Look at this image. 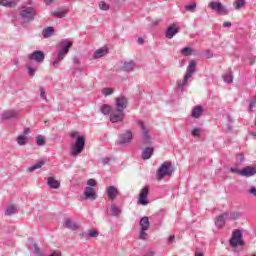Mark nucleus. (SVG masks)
Returning <instances> with one entry per match:
<instances>
[{
  "label": "nucleus",
  "mask_w": 256,
  "mask_h": 256,
  "mask_svg": "<svg viewBox=\"0 0 256 256\" xmlns=\"http://www.w3.org/2000/svg\"><path fill=\"white\" fill-rule=\"evenodd\" d=\"M189 79H191V77L189 75L185 74L183 79L177 80L176 83H177L178 89H185V86L189 82Z\"/></svg>",
  "instance_id": "19"
},
{
  "label": "nucleus",
  "mask_w": 256,
  "mask_h": 256,
  "mask_svg": "<svg viewBox=\"0 0 256 256\" xmlns=\"http://www.w3.org/2000/svg\"><path fill=\"white\" fill-rule=\"evenodd\" d=\"M75 63H78V60L77 59H74Z\"/></svg>",
  "instance_id": "62"
},
{
  "label": "nucleus",
  "mask_w": 256,
  "mask_h": 256,
  "mask_svg": "<svg viewBox=\"0 0 256 256\" xmlns=\"http://www.w3.org/2000/svg\"><path fill=\"white\" fill-rule=\"evenodd\" d=\"M122 1H126V0H122Z\"/></svg>",
  "instance_id": "64"
},
{
  "label": "nucleus",
  "mask_w": 256,
  "mask_h": 256,
  "mask_svg": "<svg viewBox=\"0 0 256 256\" xmlns=\"http://www.w3.org/2000/svg\"><path fill=\"white\" fill-rule=\"evenodd\" d=\"M251 135H253V137L256 139V132H252Z\"/></svg>",
  "instance_id": "61"
},
{
  "label": "nucleus",
  "mask_w": 256,
  "mask_h": 256,
  "mask_svg": "<svg viewBox=\"0 0 256 256\" xmlns=\"http://www.w3.org/2000/svg\"><path fill=\"white\" fill-rule=\"evenodd\" d=\"M47 183L50 189H59L61 187V183L53 177H48Z\"/></svg>",
  "instance_id": "24"
},
{
  "label": "nucleus",
  "mask_w": 256,
  "mask_h": 256,
  "mask_svg": "<svg viewBox=\"0 0 256 256\" xmlns=\"http://www.w3.org/2000/svg\"><path fill=\"white\" fill-rule=\"evenodd\" d=\"M173 175V164L171 162H164L156 172V179L161 181L164 177H171Z\"/></svg>",
  "instance_id": "4"
},
{
  "label": "nucleus",
  "mask_w": 256,
  "mask_h": 256,
  "mask_svg": "<svg viewBox=\"0 0 256 256\" xmlns=\"http://www.w3.org/2000/svg\"><path fill=\"white\" fill-rule=\"evenodd\" d=\"M29 62L27 64L28 75L33 77L37 72L39 67V63H43L45 61V53L40 50H36L28 55Z\"/></svg>",
  "instance_id": "1"
},
{
  "label": "nucleus",
  "mask_w": 256,
  "mask_h": 256,
  "mask_svg": "<svg viewBox=\"0 0 256 256\" xmlns=\"http://www.w3.org/2000/svg\"><path fill=\"white\" fill-rule=\"evenodd\" d=\"M106 194L109 201H115V199H117V196L119 195V190L115 186H109L108 188H106Z\"/></svg>",
  "instance_id": "15"
},
{
  "label": "nucleus",
  "mask_w": 256,
  "mask_h": 256,
  "mask_svg": "<svg viewBox=\"0 0 256 256\" xmlns=\"http://www.w3.org/2000/svg\"><path fill=\"white\" fill-rule=\"evenodd\" d=\"M149 227H151V224L149 223V217H142L140 219V229H143V231H148Z\"/></svg>",
  "instance_id": "23"
},
{
  "label": "nucleus",
  "mask_w": 256,
  "mask_h": 256,
  "mask_svg": "<svg viewBox=\"0 0 256 256\" xmlns=\"http://www.w3.org/2000/svg\"><path fill=\"white\" fill-rule=\"evenodd\" d=\"M64 227H66V229H71L72 231H77V229H79L77 224L71 219L64 220Z\"/></svg>",
  "instance_id": "25"
},
{
  "label": "nucleus",
  "mask_w": 256,
  "mask_h": 256,
  "mask_svg": "<svg viewBox=\"0 0 256 256\" xmlns=\"http://www.w3.org/2000/svg\"><path fill=\"white\" fill-rule=\"evenodd\" d=\"M207 59H211V57H213V54L211 53V51H207Z\"/></svg>",
  "instance_id": "56"
},
{
  "label": "nucleus",
  "mask_w": 256,
  "mask_h": 256,
  "mask_svg": "<svg viewBox=\"0 0 256 256\" xmlns=\"http://www.w3.org/2000/svg\"><path fill=\"white\" fill-rule=\"evenodd\" d=\"M153 151H155L152 147H147L142 151V159L147 160L153 157Z\"/></svg>",
  "instance_id": "22"
},
{
  "label": "nucleus",
  "mask_w": 256,
  "mask_h": 256,
  "mask_svg": "<svg viewBox=\"0 0 256 256\" xmlns=\"http://www.w3.org/2000/svg\"><path fill=\"white\" fill-rule=\"evenodd\" d=\"M192 135H193V137H201V129H199V128H194V129L192 130Z\"/></svg>",
  "instance_id": "44"
},
{
  "label": "nucleus",
  "mask_w": 256,
  "mask_h": 256,
  "mask_svg": "<svg viewBox=\"0 0 256 256\" xmlns=\"http://www.w3.org/2000/svg\"><path fill=\"white\" fill-rule=\"evenodd\" d=\"M209 9H212V11H216L218 15H229V10L225 6H223V3L221 2H210L208 4Z\"/></svg>",
  "instance_id": "9"
},
{
  "label": "nucleus",
  "mask_w": 256,
  "mask_h": 256,
  "mask_svg": "<svg viewBox=\"0 0 256 256\" xmlns=\"http://www.w3.org/2000/svg\"><path fill=\"white\" fill-rule=\"evenodd\" d=\"M254 125L256 126V118H255V122H254Z\"/></svg>",
  "instance_id": "63"
},
{
  "label": "nucleus",
  "mask_w": 256,
  "mask_h": 256,
  "mask_svg": "<svg viewBox=\"0 0 256 256\" xmlns=\"http://www.w3.org/2000/svg\"><path fill=\"white\" fill-rule=\"evenodd\" d=\"M255 107H256V98L250 102L249 111L253 112V109H255Z\"/></svg>",
  "instance_id": "49"
},
{
  "label": "nucleus",
  "mask_w": 256,
  "mask_h": 256,
  "mask_svg": "<svg viewBox=\"0 0 256 256\" xmlns=\"http://www.w3.org/2000/svg\"><path fill=\"white\" fill-rule=\"evenodd\" d=\"M102 93H103V95H113V90H112V88H104L103 90H102Z\"/></svg>",
  "instance_id": "47"
},
{
  "label": "nucleus",
  "mask_w": 256,
  "mask_h": 256,
  "mask_svg": "<svg viewBox=\"0 0 256 256\" xmlns=\"http://www.w3.org/2000/svg\"><path fill=\"white\" fill-rule=\"evenodd\" d=\"M122 69L123 71H133V69H135V62L132 60L129 62H124Z\"/></svg>",
  "instance_id": "31"
},
{
  "label": "nucleus",
  "mask_w": 256,
  "mask_h": 256,
  "mask_svg": "<svg viewBox=\"0 0 256 256\" xmlns=\"http://www.w3.org/2000/svg\"><path fill=\"white\" fill-rule=\"evenodd\" d=\"M99 7L100 9H102V11H109V4L103 1L99 3Z\"/></svg>",
  "instance_id": "42"
},
{
  "label": "nucleus",
  "mask_w": 256,
  "mask_h": 256,
  "mask_svg": "<svg viewBox=\"0 0 256 256\" xmlns=\"http://www.w3.org/2000/svg\"><path fill=\"white\" fill-rule=\"evenodd\" d=\"M177 33H179V27H177L175 24H173L167 28L165 37L167 39H173V37H175L177 35Z\"/></svg>",
  "instance_id": "17"
},
{
  "label": "nucleus",
  "mask_w": 256,
  "mask_h": 256,
  "mask_svg": "<svg viewBox=\"0 0 256 256\" xmlns=\"http://www.w3.org/2000/svg\"><path fill=\"white\" fill-rule=\"evenodd\" d=\"M195 67H197V63L194 60H191L185 75H188V77H193V74L195 73Z\"/></svg>",
  "instance_id": "21"
},
{
  "label": "nucleus",
  "mask_w": 256,
  "mask_h": 256,
  "mask_svg": "<svg viewBox=\"0 0 256 256\" xmlns=\"http://www.w3.org/2000/svg\"><path fill=\"white\" fill-rule=\"evenodd\" d=\"M131 141H133V132L131 130H126L125 133L120 134L119 136L120 145L131 143Z\"/></svg>",
  "instance_id": "12"
},
{
  "label": "nucleus",
  "mask_w": 256,
  "mask_h": 256,
  "mask_svg": "<svg viewBox=\"0 0 256 256\" xmlns=\"http://www.w3.org/2000/svg\"><path fill=\"white\" fill-rule=\"evenodd\" d=\"M60 50L58 51L56 58L54 59L52 65L57 69L61 65V61L65 59V56L69 53L71 47H73V42L68 39H64L59 43Z\"/></svg>",
  "instance_id": "3"
},
{
  "label": "nucleus",
  "mask_w": 256,
  "mask_h": 256,
  "mask_svg": "<svg viewBox=\"0 0 256 256\" xmlns=\"http://www.w3.org/2000/svg\"><path fill=\"white\" fill-rule=\"evenodd\" d=\"M111 211L114 217H119L121 215V208L117 207L115 204L111 205Z\"/></svg>",
  "instance_id": "32"
},
{
  "label": "nucleus",
  "mask_w": 256,
  "mask_h": 256,
  "mask_svg": "<svg viewBox=\"0 0 256 256\" xmlns=\"http://www.w3.org/2000/svg\"><path fill=\"white\" fill-rule=\"evenodd\" d=\"M17 208L14 205L8 206L6 211H5V215H7L8 217L11 215H14V213H16Z\"/></svg>",
  "instance_id": "36"
},
{
  "label": "nucleus",
  "mask_w": 256,
  "mask_h": 256,
  "mask_svg": "<svg viewBox=\"0 0 256 256\" xmlns=\"http://www.w3.org/2000/svg\"><path fill=\"white\" fill-rule=\"evenodd\" d=\"M138 43H139L140 45H143V38H138Z\"/></svg>",
  "instance_id": "58"
},
{
  "label": "nucleus",
  "mask_w": 256,
  "mask_h": 256,
  "mask_svg": "<svg viewBox=\"0 0 256 256\" xmlns=\"http://www.w3.org/2000/svg\"><path fill=\"white\" fill-rule=\"evenodd\" d=\"M185 9L190 13H195V10L197 9V3L193 2L192 4L185 6Z\"/></svg>",
  "instance_id": "38"
},
{
  "label": "nucleus",
  "mask_w": 256,
  "mask_h": 256,
  "mask_svg": "<svg viewBox=\"0 0 256 256\" xmlns=\"http://www.w3.org/2000/svg\"><path fill=\"white\" fill-rule=\"evenodd\" d=\"M230 171L241 177H253L256 175V166H246L245 168L239 170L237 168H231Z\"/></svg>",
  "instance_id": "5"
},
{
  "label": "nucleus",
  "mask_w": 256,
  "mask_h": 256,
  "mask_svg": "<svg viewBox=\"0 0 256 256\" xmlns=\"http://www.w3.org/2000/svg\"><path fill=\"white\" fill-rule=\"evenodd\" d=\"M224 79V83H227L228 85L233 83V71H231V68L228 69V72L222 76Z\"/></svg>",
  "instance_id": "27"
},
{
  "label": "nucleus",
  "mask_w": 256,
  "mask_h": 256,
  "mask_svg": "<svg viewBox=\"0 0 256 256\" xmlns=\"http://www.w3.org/2000/svg\"><path fill=\"white\" fill-rule=\"evenodd\" d=\"M44 1H45L46 5H51V3H53V1H55V0H44Z\"/></svg>",
  "instance_id": "57"
},
{
  "label": "nucleus",
  "mask_w": 256,
  "mask_h": 256,
  "mask_svg": "<svg viewBox=\"0 0 256 256\" xmlns=\"http://www.w3.org/2000/svg\"><path fill=\"white\" fill-rule=\"evenodd\" d=\"M109 161H111L109 158H107V157H106V158H103V159H102V164H103V165H107V163H109Z\"/></svg>",
  "instance_id": "52"
},
{
  "label": "nucleus",
  "mask_w": 256,
  "mask_h": 256,
  "mask_svg": "<svg viewBox=\"0 0 256 256\" xmlns=\"http://www.w3.org/2000/svg\"><path fill=\"white\" fill-rule=\"evenodd\" d=\"M182 55H185L186 57H189L193 53V49L191 47H185L181 50Z\"/></svg>",
  "instance_id": "39"
},
{
  "label": "nucleus",
  "mask_w": 256,
  "mask_h": 256,
  "mask_svg": "<svg viewBox=\"0 0 256 256\" xmlns=\"http://www.w3.org/2000/svg\"><path fill=\"white\" fill-rule=\"evenodd\" d=\"M144 256H155V252L154 251H148L145 253Z\"/></svg>",
  "instance_id": "53"
},
{
  "label": "nucleus",
  "mask_w": 256,
  "mask_h": 256,
  "mask_svg": "<svg viewBox=\"0 0 256 256\" xmlns=\"http://www.w3.org/2000/svg\"><path fill=\"white\" fill-rule=\"evenodd\" d=\"M145 231L147 230L140 229L139 239H141L142 241H145V239H147V233Z\"/></svg>",
  "instance_id": "43"
},
{
  "label": "nucleus",
  "mask_w": 256,
  "mask_h": 256,
  "mask_svg": "<svg viewBox=\"0 0 256 256\" xmlns=\"http://www.w3.org/2000/svg\"><path fill=\"white\" fill-rule=\"evenodd\" d=\"M40 97L47 101V96L45 95V89L43 87H40Z\"/></svg>",
  "instance_id": "50"
},
{
  "label": "nucleus",
  "mask_w": 256,
  "mask_h": 256,
  "mask_svg": "<svg viewBox=\"0 0 256 256\" xmlns=\"http://www.w3.org/2000/svg\"><path fill=\"white\" fill-rule=\"evenodd\" d=\"M138 126L141 129L143 145H151V136L149 135L148 127L145 126L143 121H138Z\"/></svg>",
  "instance_id": "8"
},
{
  "label": "nucleus",
  "mask_w": 256,
  "mask_h": 256,
  "mask_svg": "<svg viewBox=\"0 0 256 256\" xmlns=\"http://www.w3.org/2000/svg\"><path fill=\"white\" fill-rule=\"evenodd\" d=\"M36 145H38V147H43V145H45V137H43L42 135L37 136Z\"/></svg>",
  "instance_id": "37"
},
{
  "label": "nucleus",
  "mask_w": 256,
  "mask_h": 256,
  "mask_svg": "<svg viewBox=\"0 0 256 256\" xmlns=\"http://www.w3.org/2000/svg\"><path fill=\"white\" fill-rule=\"evenodd\" d=\"M34 247V253L38 256H43V252H41V249L39 248V246H37V244L33 245Z\"/></svg>",
  "instance_id": "45"
},
{
  "label": "nucleus",
  "mask_w": 256,
  "mask_h": 256,
  "mask_svg": "<svg viewBox=\"0 0 256 256\" xmlns=\"http://www.w3.org/2000/svg\"><path fill=\"white\" fill-rule=\"evenodd\" d=\"M89 237H92V238L99 237V231L90 230L89 231Z\"/></svg>",
  "instance_id": "48"
},
{
  "label": "nucleus",
  "mask_w": 256,
  "mask_h": 256,
  "mask_svg": "<svg viewBox=\"0 0 256 256\" xmlns=\"http://www.w3.org/2000/svg\"><path fill=\"white\" fill-rule=\"evenodd\" d=\"M127 103H128V100L125 96L116 98V103H115L116 110L125 111V109H127Z\"/></svg>",
  "instance_id": "14"
},
{
  "label": "nucleus",
  "mask_w": 256,
  "mask_h": 256,
  "mask_svg": "<svg viewBox=\"0 0 256 256\" xmlns=\"http://www.w3.org/2000/svg\"><path fill=\"white\" fill-rule=\"evenodd\" d=\"M54 33H55V29L51 26L45 28L42 31V35L45 39H49V37H52V35H54Z\"/></svg>",
  "instance_id": "29"
},
{
  "label": "nucleus",
  "mask_w": 256,
  "mask_h": 256,
  "mask_svg": "<svg viewBox=\"0 0 256 256\" xmlns=\"http://www.w3.org/2000/svg\"><path fill=\"white\" fill-rule=\"evenodd\" d=\"M243 245V233L241 230H234L230 239L231 247H242Z\"/></svg>",
  "instance_id": "7"
},
{
  "label": "nucleus",
  "mask_w": 256,
  "mask_h": 256,
  "mask_svg": "<svg viewBox=\"0 0 256 256\" xmlns=\"http://www.w3.org/2000/svg\"><path fill=\"white\" fill-rule=\"evenodd\" d=\"M239 217H241V214L239 212H231L229 219L235 221L236 219H239Z\"/></svg>",
  "instance_id": "41"
},
{
  "label": "nucleus",
  "mask_w": 256,
  "mask_h": 256,
  "mask_svg": "<svg viewBox=\"0 0 256 256\" xmlns=\"http://www.w3.org/2000/svg\"><path fill=\"white\" fill-rule=\"evenodd\" d=\"M101 113H103V115H109L111 114V106L104 104L103 106H101L100 108Z\"/></svg>",
  "instance_id": "33"
},
{
  "label": "nucleus",
  "mask_w": 256,
  "mask_h": 256,
  "mask_svg": "<svg viewBox=\"0 0 256 256\" xmlns=\"http://www.w3.org/2000/svg\"><path fill=\"white\" fill-rule=\"evenodd\" d=\"M84 197L90 201H95V199H97V192H95L93 187L87 186L84 190Z\"/></svg>",
  "instance_id": "16"
},
{
  "label": "nucleus",
  "mask_w": 256,
  "mask_h": 256,
  "mask_svg": "<svg viewBox=\"0 0 256 256\" xmlns=\"http://www.w3.org/2000/svg\"><path fill=\"white\" fill-rule=\"evenodd\" d=\"M16 141L20 146L27 145V136L19 135Z\"/></svg>",
  "instance_id": "35"
},
{
  "label": "nucleus",
  "mask_w": 256,
  "mask_h": 256,
  "mask_svg": "<svg viewBox=\"0 0 256 256\" xmlns=\"http://www.w3.org/2000/svg\"><path fill=\"white\" fill-rule=\"evenodd\" d=\"M245 6V0H236L234 2L235 9H241V7Z\"/></svg>",
  "instance_id": "40"
},
{
  "label": "nucleus",
  "mask_w": 256,
  "mask_h": 256,
  "mask_svg": "<svg viewBox=\"0 0 256 256\" xmlns=\"http://www.w3.org/2000/svg\"><path fill=\"white\" fill-rule=\"evenodd\" d=\"M173 241H175V236H169L168 243H173Z\"/></svg>",
  "instance_id": "54"
},
{
  "label": "nucleus",
  "mask_w": 256,
  "mask_h": 256,
  "mask_svg": "<svg viewBox=\"0 0 256 256\" xmlns=\"http://www.w3.org/2000/svg\"><path fill=\"white\" fill-rule=\"evenodd\" d=\"M20 17L22 18L24 23H29V21H33V19H35V8L23 7L20 12Z\"/></svg>",
  "instance_id": "6"
},
{
  "label": "nucleus",
  "mask_w": 256,
  "mask_h": 256,
  "mask_svg": "<svg viewBox=\"0 0 256 256\" xmlns=\"http://www.w3.org/2000/svg\"><path fill=\"white\" fill-rule=\"evenodd\" d=\"M228 215L229 214L224 213V214H221L220 216H218L215 221L216 227H218L219 229H221V227H224L225 226V217H228Z\"/></svg>",
  "instance_id": "20"
},
{
  "label": "nucleus",
  "mask_w": 256,
  "mask_h": 256,
  "mask_svg": "<svg viewBox=\"0 0 256 256\" xmlns=\"http://www.w3.org/2000/svg\"><path fill=\"white\" fill-rule=\"evenodd\" d=\"M70 137L72 139L76 138L75 143H72L70 146V155L77 157V155H81L85 149V136H79V132L74 131L71 132Z\"/></svg>",
  "instance_id": "2"
},
{
  "label": "nucleus",
  "mask_w": 256,
  "mask_h": 256,
  "mask_svg": "<svg viewBox=\"0 0 256 256\" xmlns=\"http://www.w3.org/2000/svg\"><path fill=\"white\" fill-rule=\"evenodd\" d=\"M109 53V49L107 47H102L94 52L93 59H101V57H105Z\"/></svg>",
  "instance_id": "18"
},
{
  "label": "nucleus",
  "mask_w": 256,
  "mask_h": 256,
  "mask_svg": "<svg viewBox=\"0 0 256 256\" xmlns=\"http://www.w3.org/2000/svg\"><path fill=\"white\" fill-rule=\"evenodd\" d=\"M147 197H149V186H146L141 189L139 198H138V204L139 205H149V201H147Z\"/></svg>",
  "instance_id": "11"
},
{
  "label": "nucleus",
  "mask_w": 256,
  "mask_h": 256,
  "mask_svg": "<svg viewBox=\"0 0 256 256\" xmlns=\"http://www.w3.org/2000/svg\"><path fill=\"white\" fill-rule=\"evenodd\" d=\"M87 185L88 187H97V181L95 179H89Z\"/></svg>",
  "instance_id": "46"
},
{
  "label": "nucleus",
  "mask_w": 256,
  "mask_h": 256,
  "mask_svg": "<svg viewBox=\"0 0 256 256\" xmlns=\"http://www.w3.org/2000/svg\"><path fill=\"white\" fill-rule=\"evenodd\" d=\"M195 256H204V255H203V253H201V252H196V253H195Z\"/></svg>",
  "instance_id": "60"
},
{
  "label": "nucleus",
  "mask_w": 256,
  "mask_h": 256,
  "mask_svg": "<svg viewBox=\"0 0 256 256\" xmlns=\"http://www.w3.org/2000/svg\"><path fill=\"white\" fill-rule=\"evenodd\" d=\"M201 115H203V107L202 106L194 107L192 110V117H194V119H199Z\"/></svg>",
  "instance_id": "28"
},
{
  "label": "nucleus",
  "mask_w": 256,
  "mask_h": 256,
  "mask_svg": "<svg viewBox=\"0 0 256 256\" xmlns=\"http://www.w3.org/2000/svg\"><path fill=\"white\" fill-rule=\"evenodd\" d=\"M43 165H45V161L41 160L38 163L28 167L27 172L28 173H33V171H36V169H41V167H43Z\"/></svg>",
  "instance_id": "30"
},
{
  "label": "nucleus",
  "mask_w": 256,
  "mask_h": 256,
  "mask_svg": "<svg viewBox=\"0 0 256 256\" xmlns=\"http://www.w3.org/2000/svg\"><path fill=\"white\" fill-rule=\"evenodd\" d=\"M19 117V111L6 110L1 114L2 121H9V119H17Z\"/></svg>",
  "instance_id": "13"
},
{
  "label": "nucleus",
  "mask_w": 256,
  "mask_h": 256,
  "mask_svg": "<svg viewBox=\"0 0 256 256\" xmlns=\"http://www.w3.org/2000/svg\"><path fill=\"white\" fill-rule=\"evenodd\" d=\"M223 27H231V22H224Z\"/></svg>",
  "instance_id": "55"
},
{
  "label": "nucleus",
  "mask_w": 256,
  "mask_h": 256,
  "mask_svg": "<svg viewBox=\"0 0 256 256\" xmlns=\"http://www.w3.org/2000/svg\"><path fill=\"white\" fill-rule=\"evenodd\" d=\"M255 63V58L250 59V65H253Z\"/></svg>",
  "instance_id": "59"
},
{
  "label": "nucleus",
  "mask_w": 256,
  "mask_h": 256,
  "mask_svg": "<svg viewBox=\"0 0 256 256\" xmlns=\"http://www.w3.org/2000/svg\"><path fill=\"white\" fill-rule=\"evenodd\" d=\"M29 133H31V130L29 128H25L22 136L27 137Z\"/></svg>",
  "instance_id": "51"
},
{
  "label": "nucleus",
  "mask_w": 256,
  "mask_h": 256,
  "mask_svg": "<svg viewBox=\"0 0 256 256\" xmlns=\"http://www.w3.org/2000/svg\"><path fill=\"white\" fill-rule=\"evenodd\" d=\"M69 13V10L67 9H57L52 13L53 17H56L58 19H63Z\"/></svg>",
  "instance_id": "26"
},
{
  "label": "nucleus",
  "mask_w": 256,
  "mask_h": 256,
  "mask_svg": "<svg viewBox=\"0 0 256 256\" xmlns=\"http://www.w3.org/2000/svg\"><path fill=\"white\" fill-rule=\"evenodd\" d=\"M0 5L4 7H15V1L13 0H0Z\"/></svg>",
  "instance_id": "34"
},
{
  "label": "nucleus",
  "mask_w": 256,
  "mask_h": 256,
  "mask_svg": "<svg viewBox=\"0 0 256 256\" xmlns=\"http://www.w3.org/2000/svg\"><path fill=\"white\" fill-rule=\"evenodd\" d=\"M125 119V111L122 110H112L110 113L111 123H121Z\"/></svg>",
  "instance_id": "10"
}]
</instances>
